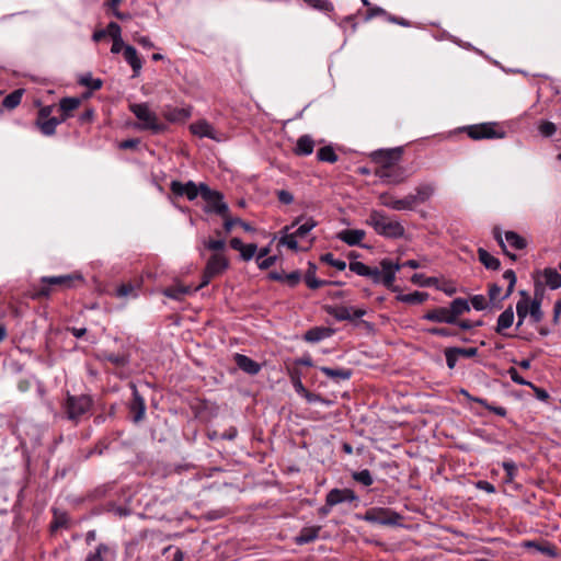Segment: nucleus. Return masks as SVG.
<instances>
[{
	"instance_id": "6ab92c4d",
	"label": "nucleus",
	"mask_w": 561,
	"mask_h": 561,
	"mask_svg": "<svg viewBox=\"0 0 561 561\" xmlns=\"http://www.w3.org/2000/svg\"><path fill=\"white\" fill-rule=\"evenodd\" d=\"M357 500L355 492L351 489H332L327 494V504L329 507H333L344 502H354Z\"/></svg>"
},
{
	"instance_id": "864d4df0",
	"label": "nucleus",
	"mask_w": 561,
	"mask_h": 561,
	"mask_svg": "<svg viewBox=\"0 0 561 561\" xmlns=\"http://www.w3.org/2000/svg\"><path fill=\"white\" fill-rule=\"evenodd\" d=\"M122 1L123 0H110L106 2L105 5L112 11L114 16L117 18L118 20H128V19H130V14L124 13L118 10V7H121Z\"/></svg>"
},
{
	"instance_id": "423d86ee",
	"label": "nucleus",
	"mask_w": 561,
	"mask_h": 561,
	"mask_svg": "<svg viewBox=\"0 0 561 561\" xmlns=\"http://www.w3.org/2000/svg\"><path fill=\"white\" fill-rule=\"evenodd\" d=\"M403 156L402 147L378 149L373 151L369 157L377 167L375 171H385L397 165Z\"/></svg>"
},
{
	"instance_id": "bb28decb",
	"label": "nucleus",
	"mask_w": 561,
	"mask_h": 561,
	"mask_svg": "<svg viewBox=\"0 0 561 561\" xmlns=\"http://www.w3.org/2000/svg\"><path fill=\"white\" fill-rule=\"evenodd\" d=\"M320 530L321 526L304 527L295 537V543L298 546H302L314 541L316 539H318Z\"/></svg>"
},
{
	"instance_id": "c85d7f7f",
	"label": "nucleus",
	"mask_w": 561,
	"mask_h": 561,
	"mask_svg": "<svg viewBox=\"0 0 561 561\" xmlns=\"http://www.w3.org/2000/svg\"><path fill=\"white\" fill-rule=\"evenodd\" d=\"M268 278L286 283L289 287H296L301 280V273L299 271H294L288 274H285L274 271L268 274Z\"/></svg>"
},
{
	"instance_id": "bf43d9fd",
	"label": "nucleus",
	"mask_w": 561,
	"mask_h": 561,
	"mask_svg": "<svg viewBox=\"0 0 561 561\" xmlns=\"http://www.w3.org/2000/svg\"><path fill=\"white\" fill-rule=\"evenodd\" d=\"M538 130L543 137H552L557 131V126L552 122L543 121L539 124Z\"/></svg>"
},
{
	"instance_id": "b1692460",
	"label": "nucleus",
	"mask_w": 561,
	"mask_h": 561,
	"mask_svg": "<svg viewBox=\"0 0 561 561\" xmlns=\"http://www.w3.org/2000/svg\"><path fill=\"white\" fill-rule=\"evenodd\" d=\"M379 204L390 208L392 210L402 211V210H409V205L407 202V196L403 198H396L390 193H381L378 196Z\"/></svg>"
},
{
	"instance_id": "20e7f679",
	"label": "nucleus",
	"mask_w": 561,
	"mask_h": 561,
	"mask_svg": "<svg viewBox=\"0 0 561 561\" xmlns=\"http://www.w3.org/2000/svg\"><path fill=\"white\" fill-rule=\"evenodd\" d=\"M82 282L83 278L80 274H68L59 276H44L41 278L43 286L33 295V298L48 297L51 293V286L59 287L61 289H68L73 287L75 282Z\"/></svg>"
},
{
	"instance_id": "774afa93",
	"label": "nucleus",
	"mask_w": 561,
	"mask_h": 561,
	"mask_svg": "<svg viewBox=\"0 0 561 561\" xmlns=\"http://www.w3.org/2000/svg\"><path fill=\"white\" fill-rule=\"evenodd\" d=\"M426 332L431 335H436V336H455V335H457L456 332H454L447 328H431V329H427Z\"/></svg>"
},
{
	"instance_id": "1a4fd4ad",
	"label": "nucleus",
	"mask_w": 561,
	"mask_h": 561,
	"mask_svg": "<svg viewBox=\"0 0 561 561\" xmlns=\"http://www.w3.org/2000/svg\"><path fill=\"white\" fill-rule=\"evenodd\" d=\"M92 408V399L87 394L68 396L65 410L69 420L78 421Z\"/></svg>"
},
{
	"instance_id": "e2e57ef3",
	"label": "nucleus",
	"mask_w": 561,
	"mask_h": 561,
	"mask_svg": "<svg viewBox=\"0 0 561 561\" xmlns=\"http://www.w3.org/2000/svg\"><path fill=\"white\" fill-rule=\"evenodd\" d=\"M502 468L506 472V481H508V482L513 481L517 473V466L515 465V462L512 460L504 461L502 463Z\"/></svg>"
},
{
	"instance_id": "e433bc0d",
	"label": "nucleus",
	"mask_w": 561,
	"mask_h": 561,
	"mask_svg": "<svg viewBox=\"0 0 561 561\" xmlns=\"http://www.w3.org/2000/svg\"><path fill=\"white\" fill-rule=\"evenodd\" d=\"M545 284L552 290L561 287V274L556 268L546 267L542 272Z\"/></svg>"
},
{
	"instance_id": "f3484780",
	"label": "nucleus",
	"mask_w": 561,
	"mask_h": 561,
	"mask_svg": "<svg viewBox=\"0 0 561 561\" xmlns=\"http://www.w3.org/2000/svg\"><path fill=\"white\" fill-rule=\"evenodd\" d=\"M117 551L114 546L100 542L93 550L89 551L84 561H116Z\"/></svg>"
},
{
	"instance_id": "2f4dec72",
	"label": "nucleus",
	"mask_w": 561,
	"mask_h": 561,
	"mask_svg": "<svg viewBox=\"0 0 561 561\" xmlns=\"http://www.w3.org/2000/svg\"><path fill=\"white\" fill-rule=\"evenodd\" d=\"M314 140L310 135H302L297 139L294 148L296 156H309L313 152Z\"/></svg>"
},
{
	"instance_id": "6e6d98bb",
	"label": "nucleus",
	"mask_w": 561,
	"mask_h": 561,
	"mask_svg": "<svg viewBox=\"0 0 561 561\" xmlns=\"http://www.w3.org/2000/svg\"><path fill=\"white\" fill-rule=\"evenodd\" d=\"M456 351V347H447L444 351V355L446 358V364L449 369H454L459 359V354Z\"/></svg>"
},
{
	"instance_id": "603ef678",
	"label": "nucleus",
	"mask_w": 561,
	"mask_h": 561,
	"mask_svg": "<svg viewBox=\"0 0 561 561\" xmlns=\"http://www.w3.org/2000/svg\"><path fill=\"white\" fill-rule=\"evenodd\" d=\"M304 2L309 7L322 12H331L334 9L332 2L329 0H304Z\"/></svg>"
},
{
	"instance_id": "5701e85b",
	"label": "nucleus",
	"mask_w": 561,
	"mask_h": 561,
	"mask_svg": "<svg viewBox=\"0 0 561 561\" xmlns=\"http://www.w3.org/2000/svg\"><path fill=\"white\" fill-rule=\"evenodd\" d=\"M80 104L81 100L79 98H62L59 101V125L66 122L68 118H70L72 116L73 111H76L80 106Z\"/></svg>"
},
{
	"instance_id": "a878e982",
	"label": "nucleus",
	"mask_w": 561,
	"mask_h": 561,
	"mask_svg": "<svg viewBox=\"0 0 561 561\" xmlns=\"http://www.w3.org/2000/svg\"><path fill=\"white\" fill-rule=\"evenodd\" d=\"M130 412L134 414V421L139 422L144 419L146 412V403L144 398L139 394L135 385H133V400L130 403Z\"/></svg>"
},
{
	"instance_id": "c03bdc74",
	"label": "nucleus",
	"mask_w": 561,
	"mask_h": 561,
	"mask_svg": "<svg viewBox=\"0 0 561 561\" xmlns=\"http://www.w3.org/2000/svg\"><path fill=\"white\" fill-rule=\"evenodd\" d=\"M362 2L365 7L368 8L367 12L365 14V18H364L365 22H368L376 16H387L388 18L389 14L382 8L371 5L368 0H362Z\"/></svg>"
},
{
	"instance_id": "09e8293b",
	"label": "nucleus",
	"mask_w": 561,
	"mask_h": 561,
	"mask_svg": "<svg viewBox=\"0 0 561 561\" xmlns=\"http://www.w3.org/2000/svg\"><path fill=\"white\" fill-rule=\"evenodd\" d=\"M320 261L335 267L339 271H344L346 268V262L335 259L334 255L330 252L322 254L320 256Z\"/></svg>"
},
{
	"instance_id": "4be33fe9",
	"label": "nucleus",
	"mask_w": 561,
	"mask_h": 561,
	"mask_svg": "<svg viewBox=\"0 0 561 561\" xmlns=\"http://www.w3.org/2000/svg\"><path fill=\"white\" fill-rule=\"evenodd\" d=\"M233 360L238 368L248 375L255 376L261 370V365L247 355L236 353L233 355Z\"/></svg>"
},
{
	"instance_id": "aec40b11",
	"label": "nucleus",
	"mask_w": 561,
	"mask_h": 561,
	"mask_svg": "<svg viewBox=\"0 0 561 561\" xmlns=\"http://www.w3.org/2000/svg\"><path fill=\"white\" fill-rule=\"evenodd\" d=\"M515 314L512 306H508L497 318L495 332L504 337L512 335L506 332L514 323Z\"/></svg>"
},
{
	"instance_id": "f03ea898",
	"label": "nucleus",
	"mask_w": 561,
	"mask_h": 561,
	"mask_svg": "<svg viewBox=\"0 0 561 561\" xmlns=\"http://www.w3.org/2000/svg\"><path fill=\"white\" fill-rule=\"evenodd\" d=\"M366 225L370 226L378 236L386 239H400L405 234V228L401 221L382 210H370Z\"/></svg>"
},
{
	"instance_id": "ea45409f",
	"label": "nucleus",
	"mask_w": 561,
	"mask_h": 561,
	"mask_svg": "<svg viewBox=\"0 0 561 561\" xmlns=\"http://www.w3.org/2000/svg\"><path fill=\"white\" fill-rule=\"evenodd\" d=\"M167 121L171 123L185 121L191 116V111L188 108H167L163 113Z\"/></svg>"
},
{
	"instance_id": "dca6fc26",
	"label": "nucleus",
	"mask_w": 561,
	"mask_h": 561,
	"mask_svg": "<svg viewBox=\"0 0 561 561\" xmlns=\"http://www.w3.org/2000/svg\"><path fill=\"white\" fill-rule=\"evenodd\" d=\"M170 190L178 197L185 196L188 201H194L201 194V184L196 185L193 181L182 183L173 180L170 183Z\"/></svg>"
},
{
	"instance_id": "13d9d810",
	"label": "nucleus",
	"mask_w": 561,
	"mask_h": 561,
	"mask_svg": "<svg viewBox=\"0 0 561 561\" xmlns=\"http://www.w3.org/2000/svg\"><path fill=\"white\" fill-rule=\"evenodd\" d=\"M203 243L206 249L214 251L216 253H221V251L226 248V241L222 238L217 240H205Z\"/></svg>"
},
{
	"instance_id": "58836bf2",
	"label": "nucleus",
	"mask_w": 561,
	"mask_h": 561,
	"mask_svg": "<svg viewBox=\"0 0 561 561\" xmlns=\"http://www.w3.org/2000/svg\"><path fill=\"white\" fill-rule=\"evenodd\" d=\"M316 271H317L316 264L309 262V268L305 275V282L309 288L317 289V288H320L322 286L330 284L327 280L318 279L316 277Z\"/></svg>"
},
{
	"instance_id": "49530a36",
	"label": "nucleus",
	"mask_w": 561,
	"mask_h": 561,
	"mask_svg": "<svg viewBox=\"0 0 561 561\" xmlns=\"http://www.w3.org/2000/svg\"><path fill=\"white\" fill-rule=\"evenodd\" d=\"M103 358L117 367H125L129 363V357L125 354L104 353Z\"/></svg>"
},
{
	"instance_id": "39448f33",
	"label": "nucleus",
	"mask_w": 561,
	"mask_h": 561,
	"mask_svg": "<svg viewBox=\"0 0 561 561\" xmlns=\"http://www.w3.org/2000/svg\"><path fill=\"white\" fill-rule=\"evenodd\" d=\"M462 130L472 140L502 139L505 137V131L495 122L469 125L463 127Z\"/></svg>"
},
{
	"instance_id": "0e129e2a",
	"label": "nucleus",
	"mask_w": 561,
	"mask_h": 561,
	"mask_svg": "<svg viewBox=\"0 0 561 561\" xmlns=\"http://www.w3.org/2000/svg\"><path fill=\"white\" fill-rule=\"evenodd\" d=\"M256 250L257 247L254 243L243 244V248L240 251L242 260L250 261L255 255Z\"/></svg>"
},
{
	"instance_id": "de8ad7c7",
	"label": "nucleus",
	"mask_w": 561,
	"mask_h": 561,
	"mask_svg": "<svg viewBox=\"0 0 561 561\" xmlns=\"http://www.w3.org/2000/svg\"><path fill=\"white\" fill-rule=\"evenodd\" d=\"M352 478L356 482H358V483H360V484H363L365 486H370L374 483V479H373L371 473H370V471L368 469H363L360 471H354L352 473Z\"/></svg>"
},
{
	"instance_id": "0eeeda50",
	"label": "nucleus",
	"mask_w": 561,
	"mask_h": 561,
	"mask_svg": "<svg viewBox=\"0 0 561 561\" xmlns=\"http://www.w3.org/2000/svg\"><path fill=\"white\" fill-rule=\"evenodd\" d=\"M229 267V261L222 253H214L207 261L202 275L201 284L195 287L198 290L207 286L213 278L222 274Z\"/></svg>"
},
{
	"instance_id": "393cba45",
	"label": "nucleus",
	"mask_w": 561,
	"mask_h": 561,
	"mask_svg": "<svg viewBox=\"0 0 561 561\" xmlns=\"http://www.w3.org/2000/svg\"><path fill=\"white\" fill-rule=\"evenodd\" d=\"M423 319L432 322L454 324V320L453 317L450 316L449 308L445 307L428 310L423 316Z\"/></svg>"
},
{
	"instance_id": "72a5a7b5",
	"label": "nucleus",
	"mask_w": 561,
	"mask_h": 561,
	"mask_svg": "<svg viewBox=\"0 0 561 561\" xmlns=\"http://www.w3.org/2000/svg\"><path fill=\"white\" fill-rule=\"evenodd\" d=\"M320 371L333 380H348L352 377V370L348 368H331L322 366Z\"/></svg>"
},
{
	"instance_id": "69168bd1",
	"label": "nucleus",
	"mask_w": 561,
	"mask_h": 561,
	"mask_svg": "<svg viewBox=\"0 0 561 561\" xmlns=\"http://www.w3.org/2000/svg\"><path fill=\"white\" fill-rule=\"evenodd\" d=\"M105 31L113 39L122 38V28L116 22H110Z\"/></svg>"
},
{
	"instance_id": "338daca9",
	"label": "nucleus",
	"mask_w": 561,
	"mask_h": 561,
	"mask_svg": "<svg viewBox=\"0 0 561 561\" xmlns=\"http://www.w3.org/2000/svg\"><path fill=\"white\" fill-rule=\"evenodd\" d=\"M470 302L472 307L478 311L484 310L488 306L486 299L483 295H474L471 297Z\"/></svg>"
},
{
	"instance_id": "7c9ffc66",
	"label": "nucleus",
	"mask_w": 561,
	"mask_h": 561,
	"mask_svg": "<svg viewBox=\"0 0 561 561\" xmlns=\"http://www.w3.org/2000/svg\"><path fill=\"white\" fill-rule=\"evenodd\" d=\"M333 332L334 331L330 328L314 327L305 333L304 340L309 343H317L330 337L333 334Z\"/></svg>"
},
{
	"instance_id": "a19ab883",
	"label": "nucleus",
	"mask_w": 561,
	"mask_h": 561,
	"mask_svg": "<svg viewBox=\"0 0 561 561\" xmlns=\"http://www.w3.org/2000/svg\"><path fill=\"white\" fill-rule=\"evenodd\" d=\"M23 93L22 89L14 90L3 99L2 106L7 110L15 108L21 103Z\"/></svg>"
},
{
	"instance_id": "6e6552de",
	"label": "nucleus",
	"mask_w": 561,
	"mask_h": 561,
	"mask_svg": "<svg viewBox=\"0 0 561 561\" xmlns=\"http://www.w3.org/2000/svg\"><path fill=\"white\" fill-rule=\"evenodd\" d=\"M201 195L207 203L205 211H213L221 217H227L229 207L224 202V196L220 192L210 190L205 183H201Z\"/></svg>"
},
{
	"instance_id": "ddd939ff",
	"label": "nucleus",
	"mask_w": 561,
	"mask_h": 561,
	"mask_svg": "<svg viewBox=\"0 0 561 561\" xmlns=\"http://www.w3.org/2000/svg\"><path fill=\"white\" fill-rule=\"evenodd\" d=\"M503 279H505L507 282V288H506V291L503 296H501V291H502V287L499 286L497 284H491L489 285V298L492 302H495V301H503L505 300L506 298H508L513 291H514V288H515V285H516V274L513 270H506L503 274Z\"/></svg>"
},
{
	"instance_id": "a18cd8bd",
	"label": "nucleus",
	"mask_w": 561,
	"mask_h": 561,
	"mask_svg": "<svg viewBox=\"0 0 561 561\" xmlns=\"http://www.w3.org/2000/svg\"><path fill=\"white\" fill-rule=\"evenodd\" d=\"M317 158L322 162L334 163L337 161V154L331 146H324L317 152Z\"/></svg>"
},
{
	"instance_id": "8fccbe9b",
	"label": "nucleus",
	"mask_w": 561,
	"mask_h": 561,
	"mask_svg": "<svg viewBox=\"0 0 561 561\" xmlns=\"http://www.w3.org/2000/svg\"><path fill=\"white\" fill-rule=\"evenodd\" d=\"M318 225V222L312 218V217H309L305 220V222H302L301 225L298 226V228L294 231L295 232V236H297L298 238H304L306 237L316 226Z\"/></svg>"
},
{
	"instance_id": "4468645a",
	"label": "nucleus",
	"mask_w": 561,
	"mask_h": 561,
	"mask_svg": "<svg viewBox=\"0 0 561 561\" xmlns=\"http://www.w3.org/2000/svg\"><path fill=\"white\" fill-rule=\"evenodd\" d=\"M325 311L337 321H353L366 314L365 308H355L347 306H328Z\"/></svg>"
},
{
	"instance_id": "f257e3e1",
	"label": "nucleus",
	"mask_w": 561,
	"mask_h": 561,
	"mask_svg": "<svg viewBox=\"0 0 561 561\" xmlns=\"http://www.w3.org/2000/svg\"><path fill=\"white\" fill-rule=\"evenodd\" d=\"M348 268L359 276L370 278L374 284H382L385 287L391 288L400 265L393 263L390 259H382L380 261V268L370 267L359 261H352L348 264Z\"/></svg>"
},
{
	"instance_id": "680f3d73",
	"label": "nucleus",
	"mask_w": 561,
	"mask_h": 561,
	"mask_svg": "<svg viewBox=\"0 0 561 561\" xmlns=\"http://www.w3.org/2000/svg\"><path fill=\"white\" fill-rule=\"evenodd\" d=\"M116 297L125 298L128 296H136L135 287L130 283L122 284L116 288Z\"/></svg>"
},
{
	"instance_id": "052dcab7",
	"label": "nucleus",
	"mask_w": 561,
	"mask_h": 561,
	"mask_svg": "<svg viewBox=\"0 0 561 561\" xmlns=\"http://www.w3.org/2000/svg\"><path fill=\"white\" fill-rule=\"evenodd\" d=\"M474 402L483 405L486 410H489L490 412H493L494 414H496L499 416H506V414H507V411L504 407L492 405L485 399H474Z\"/></svg>"
},
{
	"instance_id": "a211bd4d",
	"label": "nucleus",
	"mask_w": 561,
	"mask_h": 561,
	"mask_svg": "<svg viewBox=\"0 0 561 561\" xmlns=\"http://www.w3.org/2000/svg\"><path fill=\"white\" fill-rule=\"evenodd\" d=\"M190 130L193 135L199 138H209L216 141H220L217 130L206 119H199L191 124Z\"/></svg>"
},
{
	"instance_id": "4c0bfd02",
	"label": "nucleus",
	"mask_w": 561,
	"mask_h": 561,
	"mask_svg": "<svg viewBox=\"0 0 561 561\" xmlns=\"http://www.w3.org/2000/svg\"><path fill=\"white\" fill-rule=\"evenodd\" d=\"M543 319V311L541 310V298L537 297V293L533 298V304H529V322L538 324Z\"/></svg>"
},
{
	"instance_id": "2eb2a0df",
	"label": "nucleus",
	"mask_w": 561,
	"mask_h": 561,
	"mask_svg": "<svg viewBox=\"0 0 561 561\" xmlns=\"http://www.w3.org/2000/svg\"><path fill=\"white\" fill-rule=\"evenodd\" d=\"M374 174L380 179L383 183L390 185H399L404 183L409 175L405 172V169L399 163L388 170L382 171H374Z\"/></svg>"
},
{
	"instance_id": "f8f14e48",
	"label": "nucleus",
	"mask_w": 561,
	"mask_h": 561,
	"mask_svg": "<svg viewBox=\"0 0 561 561\" xmlns=\"http://www.w3.org/2000/svg\"><path fill=\"white\" fill-rule=\"evenodd\" d=\"M434 183H422L414 188V193L407 195L409 210H414L417 205L428 202L435 194Z\"/></svg>"
},
{
	"instance_id": "37998d69",
	"label": "nucleus",
	"mask_w": 561,
	"mask_h": 561,
	"mask_svg": "<svg viewBox=\"0 0 561 561\" xmlns=\"http://www.w3.org/2000/svg\"><path fill=\"white\" fill-rule=\"evenodd\" d=\"M428 297L427 293L423 291H413L410 294L400 295L398 299L402 302L407 304H422Z\"/></svg>"
},
{
	"instance_id": "3c124183",
	"label": "nucleus",
	"mask_w": 561,
	"mask_h": 561,
	"mask_svg": "<svg viewBox=\"0 0 561 561\" xmlns=\"http://www.w3.org/2000/svg\"><path fill=\"white\" fill-rule=\"evenodd\" d=\"M79 83L89 88L92 91H96L102 88V80L99 78H93L90 73L84 75L80 78Z\"/></svg>"
},
{
	"instance_id": "cd10ccee",
	"label": "nucleus",
	"mask_w": 561,
	"mask_h": 561,
	"mask_svg": "<svg viewBox=\"0 0 561 561\" xmlns=\"http://www.w3.org/2000/svg\"><path fill=\"white\" fill-rule=\"evenodd\" d=\"M123 55L125 60L129 64V66L133 69V77H137L140 73L142 61L138 56L136 48L130 45H126L124 47Z\"/></svg>"
},
{
	"instance_id": "9b49d317",
	"label": "nucleus",
	"mask_w": 561,
	"mask_h": 561,
	"mask_svg": "<svg viewBox=\"0 0 561 561\" xmlns=\"http://www.w3.org/2000/svg\"><path fill=\"white\" fill-rule=\"evenodd\" d=\"M54 105L42 106L37 112L35 126L44 136H53L56 134V128L59 125L58 116H51Z\"/></svg>"
},
{
	"instance_id": "7ed1b4c3",
	"label": "nucleus",
	"mask_w": 561,
	"mask_h": 561,
	"mask_svg": "<svg viewBox=\"0 0 561 561\" xmlns=\"http://www.w3.org/2000/svg\"><path fill=\"white\" fill-rule=\"evenodd\" d=\"M129 111L136 116L138 123L135 128L138 130L150 131L152 135H160L168 130V125L161 122L148 103L129 104Z\"/></svg>"
},
{
	"instance_id": "79ce46f5",
	"label": "nucleus",
	"mask_w": 561,
	"mask_h": 561,
	"mask_svg": "<svg viewBox=\"0 0 561 561\" xmlns=\"http://www.w3.org/2000/svg\"><path fill=\"white\" fill-rule=\"evenodd\" d=\"M505 241L510 244L514 250H523L527 247V241L525 238L519 236L514 231L505 232Z\"/></svg>"
},
{
	"instance_id": "9d476101",
	"label": "nucleus",
	"mask_w": 561,
	"mask_h": 561,
	"mask_svg": "<svg viewBox=\"0 0 561 561\" xmlns=\"http://www.w3.org/2000/svg\"><path fill=\"white\" fill-rule=\"evenodd\" d=\"M363 518L373 524L394 526L400 525L402 516L390 508L374 507L366 511Z\"/></svg>"
},
{
	"instance_id": "473e14b6",
	"label": "nucleus",
	"mask_w": 561,
	"mask_h": 561,
	"mask_svg": "<svg viewBox=\"0 0 561 561\" xmlns=\"http://www.w3.org/2000/svg\"><path fill=\"white\" fill-rule=\"evenodd\" d=\"M193 291H196L195 288L192 289L191 286H184V285H173L170 287H167L163 289L162 294L171 299L174 300H182L184 296L192 294Z\"/></svg>"
},
{
	"instance_id": "f704fd0d",
	"label": "nucleus",
	"mask_w": 561,
	"mask_h": 561,
	"mask_svg": "<svg viewBox=\"0 0 561 561\" xmlns=\"http://www.w3.org/2000/svg\"><path fill=\"white\" fill-rule=\"evenodd\" d=\"M478 257L481 264L492 271H497L501 266V262L497 257L490 254L485 249L479 248L478 249Z\"/></svg>"
},
{
	"instance_id": "c756f323",
	"label": "nucleus",
	"mask_w": 561,
	"mask_h": 561,
	"mask_svg": "<svg viewBox=\"0 0 561 561\" xmlns=\"http://www.w3.org/2000/svg\"><path fill=\"white\" fill-rule=\"evenodd\" d=\"M302 220V216L296 218L294 222L290 226H286L283 229V232H285L284 236L280 237L279 243L288 247L290 250L298 251V237L295 236V232L288 233V231L296 227L300 221Z\"/></svg>"
},
{
	"instance_id": "412c9836",
	"label": "nucleus",
	"mask_w": 561,
	"mask_h": 561,
	"mask_svg": "<svg viewBox=\"0 0 561 561\" xmlns=\"http://www.w3.org/2000/svg\"><path fill=\"white\" fill-rule=\"evenodd\" d=\"M365 236L366 232L362 229H344L340 231L336 237L350 247L358 245L365 248L366 245L362 244Z\"/></svg>"
},
{
	"instance_id": "4d7b16f0",
	"label": "nucleus",
	"mask_w": 561,
	"mask_h": 561,
	"mask_svg": "<svg viewBox=\"0 0 561 561\" xmlns=\"http://www.w3.org/2000/svg\"><path fill=\"white\" fill-rule=\"evenodd\" d=\"M526 547H531V548H535L537 551L543 553V554H547L549 557H556L557 553H556V548L551 545H546V546H541L535 541H527L525 543Z\"/></svg>"
},
{
	"instance_id": "5fc2aeb1",
	"label": "nucleus",
	"mask_w": 561,
	"mask_h": 561,
	"mask_svg": "<svg viewBox=\"0 0 561 561\" xmlns=\"http://www.w3.org/2000/svg\"><path fill=\"white\" fill-rule=\"evenodd\" d=\"M68 517L65 513L58 514L57 511L54 512V519L50 524V528L53 531L59 529V528H66L68 527Z\"/></svg>"
},
{
	"instance_id": "c9c22d12",
	"label": "nucleus",
	"mask_w": 561,
	"mask_h": 561,
	"mask_svg": "<svg viewBox=\"0 0 561 561\" xmlns=\"http://www.w3.org/2000/svg\"><path fill=\"white\" fill-rule=\"evenodd\" d=\"M470 310V306L468 300L463 298H456L450 302L449 311L453 317L454 323L457 322L459 316L468 312Z\"/></svg>"
}]
</instances>
